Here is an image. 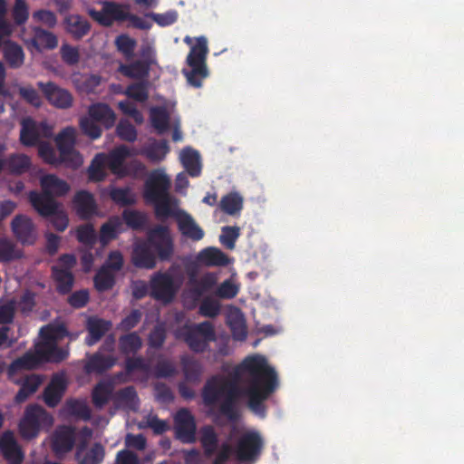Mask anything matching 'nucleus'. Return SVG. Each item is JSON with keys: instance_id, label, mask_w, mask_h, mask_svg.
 <instances>
[{"instance_id": "f257e3e1", "label": "nucleus", "mask_w": 464, "mask_h": 464, "mask_svg": "<svg viewBox=\"0 0 464 464\" xmlns=\"http://www.w3.org/2000/svg\"><path fill=\"white\" fill-rule=\"evenodd\" d=\"M244 375L248 377V386L245 390L248 398L247 407L256 415L265 418V401L276 391L279 383L275 369L268 365L264 356L258 354L245 358L232 370L229 377L221 374L209 377L201 390L204 405L217 408L219 416L230 422H237L241 416L239 399L242 390L239 382Z\"/></svg>"}, {"instance_id": "f03ea898", "label": "nucleus", "mask_w": 464, "mask_h": 464, "mask_svg": "<svg viewBox=\"0 0 464 464\" xmlns=\"http://www.w3.org/2000/svg\"><path fill=\"white\" fill-rule=\"evenodd\" d=\"M173 253L174 244L169 227L159 225L147 233L145 239L134 244L131 263L137 268L153 269L157 265V258L169 261Z\"/></svg>"}, {"instance_id": "7ed1b4c3", "label": "nucleus", "mask_w": 464, "mask_h": 464, "mask_svg": "<svg viewBox=\"0 0 464 464\" xmlns=\"http://www.w3.org/2000/svg\"><path fill=\"white\" fill-rule=\"evenodd\" d=\"M170 179L162 169H154L144 183L143 198L147 203L153 204L157 217L168 218L173 215Z\"/></svg>"}, {"instance_id": "20e7f679", "label": "nucleus", "mask_w": 464, "mask_h": 464, "mask_svg": "<svg viewBox=\"0 0 464 464\" xmlns=\"http://www.w3.org/2000/svg\"><path fill=\"white\" fill-rule=\"evenodd\" d=\"M42 342L37 343V353L47 360L60 362L65 360L69 354L68 351L57 346V342L65 336L69 332L64 324H50L40 330Z\"/></svg>"}, {"instance_id": "39448f33", "label": "nucleus", "mask_w": 464, "mask_h": 464, "mask_svg": "<svg viewBox=\"0 0 464 464\" xmlns=\"http://www.w3.org/2000/svg\"><path fill=\"white\" fill-rule=\"evenodd\" d=\"M208 53L207 38L205 36L196 38V44L191 46L187 56V63L191 69L189 71L183 70L188 82L195 88H200L203 81L209 76L207 66Z\"/></svg>"}, {"instance_id": "423d86ee", "label": "nucleus", "mask_w": 464, "mask_h": 464, "mask_svg": "<svg viewBox=\"0 0 464 464\" xmlns=\"http://www.w3.org/2000/svg\"><path fill=\"white\" fill-rule=\"evenodd\" d=\"M40 185L42 192L31 191L29 201L32 206L42 207V205H44V212L55 209V204L58 202L54 199V197H63L70 190L69 184L54 174L43 176L40 179Z\"/></svg>"}, {"instance_id": "0eeeda50", "label": "nucleus", "mask_w": 464, "mask_h": 464, "mask_svg": "<svg viewBox=\"0 0 464 464\" xmlns=\"http://www.w3.org/2000/svg\"><path fill=\"white\" fill-rule=\"evenodd\" d=\"M53 424V416L42 406L30 404L19 422V433L24 440H33L39 435L42 429L50 428Z\"/></svg>"}, {"instance_id": "6e6552de", "label": "nucleus", "mask_w": 464, "mask_h": 464, "mask_svg": "<svg viewBox=\"0 0 464 464\" xmlns=\"http://www.w3.org/2000/svg\"><path fill=\"white\" fill-rule=\"evenodd\" d=\"M179 335L188 348L197 353H204L208 348L209 343L216 341L215 328L209 321L186 324L181 328Z\"/></svg>"}, {"instance_id": "1a4fd4ad", "label": "nucleus", "mask_w": 464, "mask_h": 464, "mask_svg": "<svg viewBox=\"0 0 464 464\" xmlns=\"http://www.w3.org/2000/svg\"><path fill=\"white\" fill-rule=\"evenodd\" d=\"M178 288L174 277L168 272H157L150 281V295L158 301L171 302Z\"/></svg>"}, {"instance_id": "9d476101", "label": "nucleus", "mask_w": 464, "mask_h": 464, "mask_svg": "<svg viewBox=\"0 0 464 464\" xmlns=\"http://www.w3.org/2000/svg\"><path fill=\"white\" fill-rule=\"evenodd\" d=\"M264 441L256 431H247L237 440L236 445V455L240 461H254L261 454Z\"/></svg>"}, {"instance_id": "9b49d317", "label": "nucleus", "mask_w": 464, "mask_h": 464, "mask_svg": "<svg viewBox=\"0 0 464 464\" xmlns=\"http://www.w3.org/2000/svg\"><path fill=\"white\" fill-rule=\"evenodd\" d=\"M175 436L182 443H194L196 441V421L194 416L188 409H180L174 417Z\"/></svg>"}, {"instance_id": "f8f14e48", "label": "nucleus", "mask_w": 464, "mask_h": 464, "mask_svg": "<svg viewBox=\"0 0 464 464\" xmlns=\"http://www.w3.org/2000/svg\"><path fill=\"white\" fill-rule=\"evenodd\" d=\"M37 85L43 92L46 100L54 107L59 109H68L72 107L73 98L67 90L60 88L53 82L46 83L39 82Z\"/></svg>"}, {"instance_id": "ddd939ff", "label": "nucleus", "mask_w": 464, "mask_h": 464, "mask_svg": "<svg viewBox=\"0 0 464 464\" xmlns=\"http://www.w3.org/2000/svg\"><path fill=\"white\" fill-rule=\"evenodd\" d=\"M0 451L7 464H22L24 453L12 431H5L0 437Z\"/></svg>"}, {"instance_id": "4468645a", "label": "nucleus", "mask_w": 464, "mask_h": 464, "mask_svg": "<svg viewBox=\"0 0 464 464\" xmlns=\"http://www.w3.org/2000/svg\"><path fill=\"white\" fill-rule=\"evenodd\" d=\"M11 227L14 235L24 245H33L36 239L34 225L30 218L17 215L12 220Z\"/></svg>"}, {"instance_id": "2eb2a0df", "label": "nucleus", "mask_w": 464, "mask_h": 464, "mask_svg": "<svg viewBox=\"0 0 464 464\" xmlns=\"http://www.w3.org/2000/svg\"><path fill=\"white\" fill-rule=\"evenodd\" d=\"M55 143L61 154L62 160L72 161V158L78 153L74 150L76 141V130L73 127L63 129L55 137Z\"/></svg>"}, {"instance_id": "dca6fc26", "label": "nucleus", "mask_w": 464, "mask_h": 464, "mask_svg": "<svg viewBox=\"0 0 464 464\" xmlns=\"http://www.w3.org/2000/svg\"><path fill=\"white\" fill-rule=\"evenodd\" d=\"M174 216V214L172 215ZM179 231L183 237L192 241H199L204 237V230L197 224L191 215L180 210L175 214Z\"/></svg>"}, {"instance_id": "f3484780", "label": "nucleus", "mask_w": 464, "mask_h": 464, "mask_svg": "<svg viewBox=\"0 0 464 464\" xmlns=\"http://www.w3.org/2000/svg\"><path fill=\"white\" fill-rule=\"evenodd\" d=\"M66 389L67 382L63 375L56 374L53 376L43 393L44 403L50 408L56 407L60 403Z\"/></svg>"}, {"instance_id": "a211bd4d", "label": "nucleus", "mask_w": 464, "mask_h": 464, "mask_svg": "<svg viewBox=\"0 0 464 464\" xmlns=\"http://www.w3.org/2000/svg\"><path fill=\"white\" fill-rule=\"evenodd\" d=\"M76 214L81 219H89L97 214V204L93 195L87 190L76 192L72 199Z\"/></svg>"}, {"instance_id": "6ab92c4d", "label": "nucleus", "mask_w": 464, "mask_h": 464, "mask_svg": "<svg viewBox=\"0 0 464 464\" xmlns=\"http://www.w3.org/2000/svg\"><path fill=\"white\" fill-rule=\"evenodd\" d=\"M75 444V430L71 426H63L56 430L53 440V450L57 455L70 452Z\"/></svg>"}, {"instance_id": "aec40b11", "label": "nucleus", "mask_w": 464, "mask_h": 464, "mask_svg": "<svg viewBox=\"0 0 464 464\" xmlns=\"http://www.w3.org/2000/svg\"><path fill=\"white\" fill-rule=\"evenodd\" d=\"M130 156V150L126 145H121L112 150L108 155L104 154L107 168L118 176L126 175L125 160Z\"/></svg>"}, {"instance_id": "412c9836", "label": "nucleus", "mask_w": 464, "mask_h": 464, "mask_svg": "<svg viewBox=\"0 0 464 464\" xmlns=\"http://www.w3.org/2000/svg\"><path fill=\"white\" fill-rule=\"evenodd\" d=\"M111 321L98 317H89L86 324L88 335L84 341L85 344L87 346L96 344L111 330Z\"/></svg>"}, {"instance_id": "4be33fe9", "label": "nucleus", "mask_w": 464, "mask_h": 464, "mask_svg": "<svg viewBox=\"0 0 464 464\" xmlns=\"http://www.w3.org/2000/svg\"><path fill=\"white\" fill-rule=\"evenodd\" d=\"M117 359L115 356L104 355L100 351L92 354L86 364L85 370L89 373H98L102 374L111 368H112L116 364Z\"/></svg>"}, {"instance_id": "5701e85b", "label": "nucleus", "mask_w": 464, "mask_h": 464, "mask_svg": "<svg viewBox=\"0 0 464 464\" xmlns=\"http://www.w3.org/2000/svg\"><path fill=\"white\" fill-rule=\"evenodd\" d=\"M65 30L78 41L86 36L91 30L90 22L79 14H70L64 19Z\"/></svg>"}, {"instance_id": "b1692460", "label": "nucleus", "mask_w": 464, "mask_h": 464, "mask_svg": "<svg viewBox=\"0 0 464 464\" xmlns=\"http://www.w3.org/2000/svg\"><path fill=\"white\" fill-rule=\"evenodd\" d=\"M196 259L198 264L206 266H226L229 263L227 256L214 246H208L199 251Z\"/></svg>"}, {"instance_id": "393cba45", "label": "nucleus", "mask_w": 464, "mask_h": 464, "mask_svg": "<svg viewBox=\"0 0 464 464\" xmlns=\"http://www.w3.org/2000/svg\"><path fill=\"white\" fill-rule=\"evenodd\" d=\"M33 207L40 216L48 218L50 223L57 231L63 232L67 228L69 218L59 203H56L55 209L51 210L50 212H44V205H42V207L34 205Z\"/></svg>"}, {"instance_id": "a878e982", "label": "nucleus", "mask_w": 464, "mask_h": 464, "mask_svg": "<svg viewBox=\"0 0 464 464\" xmlns=\"http://www.w3.org/2000/svg\"><path fill=\"white\" fill-rule=\"evenodd\" d=\"M180 364L187 382L197 383L200 381L204 372V367L198 359L185 354L180 357Z\"/></svg>"}, {"instance_id": "bb28decb", "label": "nucleus", "mask_w": 464, "mask_h": 464, "mask_svg": "<svg viewBox=\"0 0 464 464\" xmlns=\"http://www.w3.org/2000/svg\"><path fill=\"white\" fill-rule=\"evenodd\" d=\"M217 276L213 273H207L200 278H189V293L192 295L194 300H199L202 295L210 291L217 284Z\"/></svg>"}, {"instance_id": "cd10ccee", "label": "nucleus", "mask_w": 464, "mask_h": 464, "mask_svg": "<svg viewBox=\"0 0 464 464\" xmlns=\"http://www.w3.org/2000/svg\"><path fill=\"white\" fill-rule=\"evenodd\" d=\"M150 70L149 62L136 60L130 63H121L118 72L130 79L144 80L148 78Z\"/></svg>"}, {"instance_id": "c85d7f7f", "label": "nucleus", "mask_w": 464, "mask_h": 464, "mask_svg": "<svg viewBox=\"0 0 464 464\" xmlns=\"http://www.w3.org/2000/svg\"><path fill=\"white\" fill-rule=\"evenodd\" d=\"M199 442L206 457L213 456L218 448V435L211 425L202 426L199 430Z\"/></svg>"}, {"instance_id": "c756f323", "label": "nucleus", "mask_w": 464, "mask_h": 464, "mask_svg": "<svg viewBox=\"0 0 464 464\" xmlns=\"http://www.w3.org/2000/svg\"><path fill=\"white\" fill-rule=\"evenodd\" d=\"M89 115L92 120L100 122L106 129H110L115 124L116 115L107 104L96 103L92 105L89 108Z\"/></svg>"}, {"instance_id": "7c9ffc66", "label": "nucleus", "mask_w": 464, "mask_h": 464, "mask_svg": "<svg viewBox=\"0 0 464 464\" xmlns=\"http://www.w3.org/2000/svg\"><path fill=\"white\" fill-rule=\"evenodd\" d=\"M52 276L56 283V290L60 295L71 293L74 285V276L72 271L53 266H52Z\"/></svg>"}, {"instance_id": "2f4dec72", "label": "nucleus", "mask_w": 464, "mask_h": 464, "mask_svg": "<svg viewBox=\"0 0 464 464\" xmlns=\"http://www.w3.org/2000/svg\"><path fill=\"white\" fill-rule=\"evenodd\" d=\"M180 161L189 176L195 178L201 173L199 154L190 147L184 148L180 152Z\"/></svg>"}, {"instance_id": "473e14b6", "label": "nucleus", "mask_w": 464, "mask_h": 464, "mask_svg": "<svg viewBox=\"0 0 464 464\" xmlns=\"http://www.w3.org/2000/svg\"><path fill=\"white\" fill-rule=\"evenodd\" d=\"M113 384L109 381L99 382L92 389V401L96 409H102L111 400Z\"/></svg>"}, {"instance_id": "72a5a7b5", "label": "nucleus", "mask_w": 464, "mask_h": 464, "mask_svg": "<svg viewBox=\"0 0 464 464\" xmlns=\"http://www.w3.org/2000/svg\"><path fill=\"white\" fill-rule=\"evenodd\" d=\"M4 58L10 68L18 69L24 63L23 48L16 43L8 41L4 46Z\"/></svg>"}, {"instance_id": "f704fd0d", "label": "nucleus", "mask_w": 464, "mask_h": 464, "mask_svg": "<svg viewBox=\"0 0 464 464\" xmlns=\"http://www.w3.org/2000/svg\"><path fill=\"white\" fill-rule=\"evenodd\" d=\"M43 382V378L37 374H31L24 378L21 383V387L17 392L14 401L16 403L25 401L39 388Z\"/></svg>"}, {"instance_id": "c9c22d12", "label": "nucleus", "mask_w": 464, "mask_h": 464, "mask_svg": "<svg viewBox=\"0 0 464 464\" xmlns=\"http://www.w3.org/2000/svg\"><path fill=\"white\" fill-rule=\"evenodd\" d=\"M34 36L32 39V44L38 50H53L57 47L58 40L54 34L46 31L41 27L34 28Z\"/></svg>"}, {"instance_id": "e433bc0d", "label": "nucleus", "mask_w": 464, "mask_h": 464, "mask_svg": "<svg viewBox=\"0 0 464 464\" xmlns=\"http://www.w3.org/2000/svg\"><path fill=\"white\" fill-rule=\"evenodd\" d=\"M142 347V340L136 333H129L119 338V350L124 355L135 354Z\"/></svg>"}, {"instance_id": "4c0bfd02", "label": "nucleus", "mask_w": 464, "mask_h": 464, "mask_svg": "<svg viewBox=\"0 0 464 464\" xmlns=\"http://www.w3.org/2000/svg\"><path fill=\"white\" fill-rule=\"evenodd\" d=\"M104 448L100 443H94L82 456L81 447L78 448L75 458L78 464H101L104 459Z\"/></svg>"}, {"instance_id": "58836bf2", "label": "nucleus", "mask_w": 464, "mask_h": 464, "mask_svg": "<svg viewBox=\"0 0 464 464\" xmlns=\"http://www.w3.org/2000/svg\"><path fill=\"white\" fill-rule=\"evenodd\" d=\"M169 151V143L166 140H154L143 150V154L150 161L158 163L162 161Z\"/></svg>"}, {"instance_id": "ea45409f", "label": "nucleus", "mask_w": 464, "mask_h": 464, "mask_svg": "<svg viewBox=\"0 0 464 464\" xmlns=\"http://www.w3.org/2000/svg\"><path fill=\"white\" fill-rule=\"evenodd\" d=\"M122 221L120 217L114 216L101 227L100 241L102 244H107L112 239H115L118 234L121 231Z\"/></svg>"}, {"instance_id": "a19ab883", "label": "nucleus", "mask_w": 464, "mask_h": 464, "mask_svg": "<svg viewBox=\"0 0 464 464\" xmlns=\"http://www.w3.org/2000/svg\"><path fill=\"white\" fill-rule=\"evenodd\" d=\"M39 132L35 122L31 119L24 120L20 130V141L24 146L32 147L39 143Z\"/></svg>"}, {"instance_id": "79ce46f5", "label": "nucleus", "mask_w": 464, "mask_h": 464, "mask_svg": "<svg viewBox=\"0 0 464 464\" xmlns=\"http://www.w3.org/2000/svg\"><path fill=\"white\" fill-rule=\"evenodd\" d=\"M219 208L229 216L239 214L243 208V198L237 192H231L222 197Z\"/></svg>"}, {"instance_id": "37998d69", "label": "nucleus", "mask_w": 464, "mask_h": 464, "mask_svg": "<svg viewBox=\"0 0 464 464\" xmlns=\"http://www.w3.org/2000/svg\"><path fill=\"white\" fill-rule=\"evenodd\" d=\"M109 196L115 204L121 207H129L136 203V196L129 187H111Z\"/></svg>"}, {"instance_id": "c03bdc74", "label": "nucleus", "mask_w": 464, "mask_h": 464, "mask_svg": "<svg viewBox=\"0 0 464 464\" xmlns=\"http://www.w3.org/2000/svg\"><path fill=\"white\" fill-rule=\"evenodd\" d=\"M93 283L98 292L109 291L115 285V274L102 266L95 274Z\"/></svg>"}, {"instance_id": "a18cd8bd", "label": "nucleus", "mask_w": 464, "mask_h": 464, "mask_svg": "<svg viewBox=\"0 0 464 464\" xmlns=\"http://www.w3.org/2000/svg\"><path fill=\"white\" fill-rule=\"evenodd\" d=\"M150 116L151 125L158 131L159 134H162L168 130L169 126V115L165 108H151Z\"/></svg>"}, {"instance_id": "49530a36", "label": "nucleus", "mask_w": 464, "mask_h": 464, "mask_svg": "<svg viewBox=\"0 0 464 464\" xmlns=\"http://www.w3.org/2000/svg\"><path fill=\"white\" fill-rule=\"evenodd\" d=\"M11 18L13 23V31L15 27L25 24L29 18V7L25 0H14V4L11 9Z\"/></svg>"}, {"instance_id": "de8ad7c7", "label": "nucleus", "mask_w": 464, "mask_h": 464, "mask_svg": "<svg viewBox=\"0 0 464 464\" xmlns=\"http://www.w3.org/2000/svg\"><path fill=\"white\" fill-rule=\"evenodd\" d=\"M7 171L12 174H22L31 166V160L24 154H12L6 158Z\"/></svg>"}, {"instance_id": "09e8293b", "label": "nucleus", "mask_w": 464, "mask_h": 464, "mask_svg": "<svg viewBox=\"0 0 464 464\" xmlns=\"http://www.w3.org/2000/svg\"><path fill=\"white\" fill-rule=\"evenodd\" d=\"M104 153L95 155L88 169L89 179L91 181H102L106 178Z\"/></svg>"}, {"instance_id": "8fccbe9b", "label": "nucleus", "mask_w": 464, "mask_h": 464, "mask_svg": "<svg viewBox=\"0 0 464 464\" xmlns=\"http://www.w3.org/2000/svg\"><path fill=\"white\" fill-rule=\"evenodd\" d=\"M65 410L70 415L78 417L83 420H90L92 417L90 407L86 402L80 400H67L65 402Z\"/></svg>"}, {"instance_id": "3c124183", "label": "nucleus", "mask_w": 464, "mask_h": 464, "mask_svg": "<svg viewBox=\"0 0 464 464\" xmlns=\"http://www.w3.org/2000/svg\"><path fill=\"white\" fill-rule=\"evenodd\" d=\"M130 6L128 5H121L115 2H105V11L110 15L111 24L114 21H127L130 15Z\"/></svg>"}, {"instance_id": "603ef678", "label": "nucleus", "mask_w": 464, "mask_h": 464, "mask_svg": "<svg viewBox=\"0 0 464 464\" xmlns=\"http://www.w3.org/2000/svg\"><path fill=\"white\" fill-rule=\"evenodd\" d=\"M42 362H52L53 360H47L41 356L37 353V344L35 345V353H25L24 356L18 358L13 362V366L18 369H34Z\"/></svg>"}, {"instance_id": "864d4df0", "label": "nucleus", "mask_w": 464, "mask_h": 464, "mask_svg": "<svg viewBox=\"0 0 464 464\" xmlns=\"http://www.w3.org/2000/svg\"><path fill=\"white\" fill-rule=\"evenodd\" d=\"M122 219L129 227L134 230L143 228L147 222L146 215L134 209L123 210Z\"/></svg>"}, {"instance_id": "5fc2aeb1", "label": "nucleus", "mask_w": 464, "mask_h": 464, "mask_svg": "<svg viewBox=\"0 0 464 464\" xmlns=\"http://www.w3.org/2000/svg\"><path fill=\"white\" fill-rule=\"evenodd\" d=\"M125 94L139 102H144L149 99V83L148 82H140L130 84Z\"/></svg>"}, {"instance_id": "6e6d98bb", "label": "nucleus", "mask_w": 464, "mask_h": 464, "mask_svg": "<svg viewBox=\"0 0 464 464\" xmlns=\"http://www.w3.org/2000/svg\"><path fill=\"white\" fill-rule=\"evenodd\" d=\"M38 154L45 163L50 165L58 166L66 162L65 160H62L61 155L57 157L54 149L46 141L38 143Z\"/></svg>"}, {"instance_id": "4d7b16f0", "label": "nucleus", "mask_w": 464, "mask_h": 464, "mask_svg": "<svg viewBox=\"0 0 464 464\" xmlns=\"http://www.w3.org/2000/svg\"><path fill=\"white\" fill-rule=\"evenodd\" d=\"M136 44V41L127 34H121L115 39L117 50L121 53L127 60L134 56Z\"/></svg>"}, {"instance_id": "13d9d810", "label": "nucleus", "mask_w": 464, "mask_h": 464, "mask_svg": "<svg viewBox=\"0 0 464 464\" xmlns=\"http://www.w3.org/2000/svg\"><path fill=\"white\" fill-rule=\"evenodd\" d=\"M77 240L89 246H92L96 242V233L92 224H83L77 227L76 230Z\"/></svg>"}, {"instance_id": "bf43d9fd", "label": "nucleus", "mask_w": 464, "mask_h": 464, "mask_svg": "<svg viewBox=\"0 0 464 464\" xmlns=\"http://www.w3.org/2000/svg\"><path fill=\"white\" fill-rule=\"evenodd\" d=\"M116 133L121 140L125 141L133 142L137 139V130L128 120L119 121Z\"/></svg>"}, {"instance_id": "052dcab7", "label": "nucleus", "mask_w": 464, "mask_h": 464, "mask_svg": "<svg viewBox=\"0 0 464 464\" xmlns=\"http://www.w3.org/2000/svg\"><path fill=\"white\" fill-rule=\"evenodd\" d=\"M198 313L202 316L215 318L220 313V304L211 297H205L199 304Z\"/></svg>"}, {"instance_id": "680f3d73", "label": "nucleus", "mask_w": 464, "mask_h": 464, "mask_svg": "<svg viewBox=\"0 0 464 464\" xmlns=\"http://www.w3.org/2000/svg\"><path fill=\"white\" fill-rule=\"evenodd\" d=\"M239 236L240 229L238 227H223L221 235L219 236V241L227 249H233Z\"/></svg>"}, {"instance_id": "e2e57ef3", "label": "nucleus", "mask_w": 464, "mask_h": 464, "mask_svg": "<svg viewBox=\"0 0 464 464\" xmlns=\"http://www.w3.org/2000/svg\"><path fill=\"white\" fill-rule=\"evenodd\" d=\"M80 128L83 134L87 135L92 140H96L102 135V130L97 124V121L92 120L91 117L82 118L80 120Z\"/></svg>"}, {"instance_id": "0e129e2a", "label": "nucleus", "mask_w": 464, "mask_h": 464, "mask_svg": "<svg viewBox=\"0 0 464 464\" xmlns=\"http://www.w3.org/2000/svg\"><path fill=\"white\" fill-rule=\"evenodd\" d=\"M239 288L231 280L222 282L215 291V295L221 299H232L238 294Z\"/></svg>"}, {"instance_id": "69168bd1", "label": "nucleus", "mask_w": 464, "mask_h": 464, "mask_svg": "<svg viewBox=\"0 0 464 464\" xmlns=\"http://www.w3.org/2000/svg\"><path fill=\"white\" fill-rule=\"evenodd\" d=\"M160 26H169L177 22L179 14L176 10H169L163 14L150 13L147 14Z\"/></svg>"}, {"instance_id": "338daca9", "label": "nucleus", "mask_w": 464, "mask_h": 464, "mask_svg": "<svg viewBox=\"0 0 464 464\" xmlns=\"http://www.w3.org/2000/svg\"><path fill=\"white\" fill-rule=\"evenodd\" d=\"M18 93L20 97L27 103L37 108L41 106L42 99L37 91L32 86L20 87L18 89Z\"/></svg>"}, {"instance_id": "774afa93", "label": "nucleus", "mask_w": 464, "mask_h": 464, "mask_svg": "<svg viewBox=\"0 0 464 464\" xmlns=\"http://www.w3.org/2000/svg\"><path fill=\"white\" fill-rule=\"evenodd\" d=\"M60 53L62 60L67 65H75L80 61V53L77 47H73L70 44H63Z\"/></svg>"}]
</instances>
